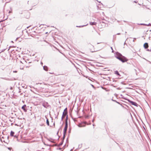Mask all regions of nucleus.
I'll return each instance as SVG.
<instances>
[{"instance_id": "f03ea898", "label": "nucleus", "mask_w": 151, "mask_h": 151, "mask_svg": "<svg viewBox=\"0 0 151 151\" xmlns=\"http://www.w3.org/2000/svg\"><path fill=\"white\" fill-rule=\"evenodd\" d=\"M68 127V122L67 120H66V121L65 122V126L64 127V131H63V138L64 139L65 135L66 134V131L67 130V128Z\"/></svg>"}, {"instance_id": "1a4fd4ad", "label": "nucleus", "mask_w": 151, "mask_h": 151, "mask_svg": "<svg viewBox=\"0 0 151 151\" xmlns=\"http://www.w3.org/2000/svg\"><path fill=\"white\" fill-rule=\"evenodd\" d=\"M46 123L47 125L48 126L49 125V122L48 120V119L46 117Z\"/></svg>"}, {"instance_id": "9b49d317", "label": "nucleus", "mask_w": 151, "mask_h": 151, "mask_svg": "<svg viewBox=\"0 0 151 151\" xmlns=\"http://www.w3.org/2000/svg\"><path fill=\"white\" fill-rule=\"evenodd\" d=\"M14 133V132H13L12 131H11V133H10V135L11 136H13Z\"/></svg>"}, {"instance_id": "a211bd4d", "label": "nucleus", "mask_w": 151, "mask_h": 151, "mask_svg": "<svg viewBox=\"0 0 151 151\" xmlns=\"http://www.w3.org/2000/svg\"><path fill=\"white\" fill-rule=\"evenodd\" d=\"M63 144V142H61V143H60L59 145H62Z\"/></svg>"}, {"instance_id": "c756f323", "label": "nucleus", "mask_w": 151, "mask_h": 151, "mask_svg": "<svg viewBox=\"0 0 151 151\" xmlns=\"http://www.w3.org/2000/svg\"><path fill=\"white\" fill-rule=\"evenodd\" d=\"M133 42H134V40H133Z\"/></svg>"}, {"instance_id": "0eeeda50", "label": "nucleus", "mask_w": 151, "mask_h": 151, "mask_svg": "<svg viewBox=\"0 0 151 151\" xmlns=\"http://www.w3.org/2000/svg\"><path fill=\"white\" fill-rule=\"evenodd\" d=\"M96 22H90L89 24L90 25H96Z\"/></svg>"}, {"instance_id": "412c9836", "label": "nucleus", "mask_w": 151, "mask_h": 151, "mask_svg": "<svg viewBox=\"0 0 151 151\" xmlns=\"http://www.w3.org/2000/svg\"><path fill=\"white\" fill-rule=\"evenodd\" d=\"M120 34V33H118L117 34V35H119Z\"/></svg>"}, {"instance_id": "cd10ccee", "label": "nucleus", "mask_w": 151, "mask_h": 151, "mask_svg": "<svg viewBox=\"0 0 151 151\" xmlns=\"http://www.w3.org/2000/svg\"><path fill=\"white\" fill-rule=\"evenodd\" d=\"M72 150H73L72 149H71L70 151H72Z\"/></svg>"}, {"instance_id": "39448f33", "label": "nucleus", "mask_w": 151, "mask_h": 151, "mask_svg": "<svg viewBox=\"0 0 151 151\" xmlns=\"http://www.w3.org/2000/svg\"><path fill=\"white\" fill-rule=\"evenodd\" d=\"M148 45L147 43H145L144 45V47L145 49H147L148 47Z\"/></svg>"}, {"instance_id": "f257e3e1", "label": "nucleus", "mask_w": 151, "mask_h": 151, "mask_svg": "<svg viewBox=\"0 0 151 151\" xmlns=\"http://www.w3.org/2000/svg\"><path fill=\"white\" fill-rule=\"evenodd\" d=\"M115 57L123 63L125 62L127 60V59L125 57L122 56L120 53H118L117 54Z\"/></svg>"}, {"instance_id": "7c9ffc66", "label": "nucleus", "mask_w": 151, "mask_h": 151, "mask_svg": "<svg viewBox=\"0 0 151 151\" xmlns=\"http://www.w3.org/2000/svg\"><path fill=\"white\" fill-rule=\"evenodd\" d=\"M41 63V64H42V63Z\"/></svg>"}, {"instance_id": "423d86ee", "label": "nucleus", "mask_w": 151, "mask_h": 151, "mask_svg": "<svg viewBox=\"0 0 151 151\" xmlns=\"http://www.w3.org/2000/svg\"><path fill=\"white\" fill-rule=\"evenodd\" d=\"M67 114V112H63V115L62 117V120L63 118L65 117V116H66Z\"/></svg>"}, {"instance_id": "bb28decb", "label": "nucleus", "mask_w": 151, "mask_h": 151, "mask_svg": "<svg viewBox=\"0 0 151 151\" xmlns=\"http://www.w3.org/2000/svg\"><path fill=\"white\" fill-rule=\"evenodd\" d=\"M94 119H93V120H92V122H94Z\"/></svg>"}, {"instance_id": "4be33fe9", "label": "nucleus", "mask_w": 151, "mask_h": 151, "mask_svg": "<svg viewBox=\"0 0 151 151\" xmlns=\"http://www.w3.org/2000/svg\"><path fill=\"white\" fill-rule=\"evenodd\" d=\"M67 110V108H66L65 110H64V111H65V110Z\"/></svg>"}, {"instance_id": "b1692460", "label": "nucleus", "mask_w": 151, "mask_h": 151, "mask_svg": "<svg viewBox=\"0 0 151 151\" xmlns=\"http://www.w3.org/2000/svg\"><path fill=\"white\" fill-rule=\"evenodd\" d=\"M91 86L93 87H94V86L93 85H91Z\"/></svg>"}, {"instance_id": "6ab92c4d", "label": "nucleus", "mask_w": 151, "mask_h": 151, "mask_svg": "<svg viewBox=\"0 0 151 151\" xmlns=\"http://www.w3.org/2000/svg\"><path fill=\"white\" fill-rule=\"evenodd\" d=\"M13 72L14 73H17V71H13Z\"/></svg>"}, {"instance_id": "9d476101", "label": "nucleus", "mask_w": 151, "mask_h": 151, "mask_svg": "<svg viewBox=\"0 0 151 151\" xmlns=\"http://www.w3.org/2000/svg\"><path fill=\"white\" fill-rule=\"evenodd\" d=\"M20 62L22 64H25L26 63V62L25 60H24V59H23V61H20Z\"/></svg>"}, {"instance_id": "c85d7f7f", "label": "nucleus", "mask_w": 151, "mask_h": 151, "mask_svg": "<svg viewBox=\"0 0 151 151\" xmlns=\"http://www.w3.org/2000/svg\"><path fill=\"white\" fill-rule=\"evenodd\" d=\"M70 130H69V132H70Z\"/></svg>"}, {"instance_id": "dca6fc26", "label": "nucleus", "mask_w": 151, "mask_h": 151, "mask_svg": "<svg viewBox=\"0 0 151 151\" xmlns=\"http://www.w3.org/2000/svg\"><path fill=\"white\" fill-rule=\"evenodd\" d=\"M24 69V68H23V66H20V69Z\"/></svg>"}, {"instance_id": "20e7f679", "label": "nucleus", "mask_w": 151, "mask_h": 151, "mask_svg": "<svg viewBox=\"0 0 151 151\" xmlns=\"http://www.w3.org/2000/svg\"><path fill=\"white\" fill-rule=\"evenodd\" d=\"M129 102L132 104L133 105H134L136 106H137L138 105L137 104L134 102L132 101H130Z\"/></svg>"}, {"instance_id": "ddd939ff", "label": "nucleus", "mask_w": 151, "mask_h": 151, "mask_svg": "<svg viewBox=\"0 0 151 151\" xmlns=\"http://www.w3.org/2000/svg\"><path fill=\"white\" fill-rule=\"evenodd\" d=\"M43 69L45 70L46 71H47V66H43Z\"/></svg>"}, {"instance_id": "f8f14e48", "label": "nucleus", "mask_w": 151, "mask_h": 151, "mask_svg": "<svg viewBox=\"0 0 151 151\" xmlns=\"http://www.w3.org/2000/svg\"><path fill=\"white\" fill-rule=\"evenodd\" d=\"M115 73L118 76H120L119 73L118 71H115Z\"/></svg>"}, {"instance_id": "f3484780", "label": "nucleus", "mask_w": 151, "mask_h": 151, "mask_svg": "<svg viewBox=\"0 0 151 151\" xmlns=\"http://www.w3.org/2000/svg\"><path fill=\"white\" fill-rule=\"evenodd\" d=\"M111 50H112V52H113V51H113V48H112V47H111Z\"/></svg>"}, {"instance_id": "a878e982", "label": "nucleus", "mask_w": 151, "mask_h": 151, "mask_svg": "<svg viewBox=\"0 0 151 151\" xmlns=\"http://www.w3.org/2000/svg\"><path fill=\"white\" fill-rule=\"evenodd\" d=\"M123 22H126V21H123Z\"/></svg>"}, {"instance_id": "5701e85b", "label": "nucleus", "mask_w": 151, "mask_h": 151, "mask_svg": "<svg viewBox=\"0 0 151 151\" xmlns=\"http://www.w3.org/2000/svg\"><path fill=\"white\" fill-rule=\"evenodd\" d=\"M14 137H17V136H16V135L14 136Z\"/></svg>"}, {"instance_id": "2eb2a0df", "label": "nucleus", "mask_w": 151, "mask_h": 151, "mask_svg": "<svg viewBox=\"0 0 151 151\" xmlns=\"http://www.w3.org/2000/svg\"><path fill=\"white\" fill-rule=\"evenodd\" d=\"M139 24L140 25H146V26H148L149 25V24L148 25L147 24H143V23L140 24Z\"/></svg>"}, {"instance_id": "4468645a", "label": "nucleus", "mask_w": 151, "mask_h": 151, "mask_svg": "<svg viewBox=\"0 0 151 151\" xmlns=\"http://www.w3.org/2000/svg\"><path fill=\"white\" fill-rule=\"evenodd\" d=\"M87 24H86V25H82V26H77L76 27H83L84 26H87Z\"/></svg>"}, {"instance_id": "6e6552de", "label": "nucleus", "mask_w": 151, "mask_h": 151, "mask_svg": "<svg viewBox=\"0 0 151 151\" xmlns=\"http://www.w3.org/2000/svg\"><path fill=\"white\" fill-rule=\"evenodd\" d=\"M26 106V105H24L22 107V109H23L24 111L26 112L27 111V110L25 109V108Z\"/></svg>"}, {"instance_id": "393cba45", "label": "nucleus", "mask_w": 151, "mask_h": 151, "mask_svg": "<svg viewBox=\"0 0 151 151\" xmlns=\"http://www.w3.org/2000/svg\"><path fill=\"white\" fill-rule=\"evenodd\" d=\"M134 2H135V3H137V2L136 1H134Z\"/></svg>"}, {"instance_id": "2f4dec72", "label": "nucleus", "mask_w": 151, "mask_h": 151, "mask_svg": "<svg viewBox=\"0 0 151 151\" xmlns=\"http://www.w3.org/2000/svg\"><path fill=\"white\" fill-rule=\"evenodd\" d=\"M1 22V21H0V22Z\"/></svg>"}, {"instance_id": "aec40b11", "label": "nucleus", "mask_w": 151, "mask_h": 151, "mask_svg": "<svg viewBox=\"0 0 151 151\" xmlns=\"http://www.w3.org/2000/svg\"><path fill=\"white\" fill-rule=\"evenodd\" d=\"M147 50V51H151V49H150V50H149V49H148V50Z\"/></svg>"}, {"instance_id": "7ed1b4c3", "label": "nucleus", "mask_w": 151, "mask_h": 151, "mask_svg": "<svg viewBox=\"0 0 151 151\" xmlns=\"http://www.w3.org/2000/svg\"><path fill=\"white\" fill-rule=\"evenodd\" d=\"M42 105L45 108H47L50 106L48 103L47 102L45 101H44L43 102Z\"/></svg>"}]
</instances>
